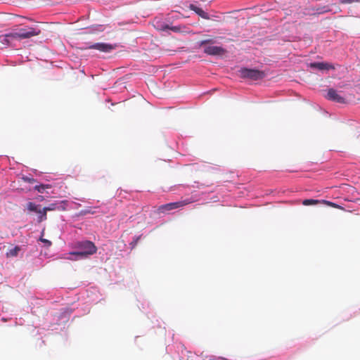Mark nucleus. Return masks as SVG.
<instances>
[{"label": "nucleus", "instance_id": "obj_1", "mask_svg": "<svg viewBox=\"0 0 360 360\" xmlns=\"http://www.w3.org/2000/svg\"><path fill=\"white\" fill-rule=\"evenodd\" d=\"M41 31L33 27L21 28L17 32L0 35V46H11L14 41L28 39L39 35Z\"/></svg>", "mask_w": 360, "mask_h": 360}, {"label": "nucleus", "instance_id": "obj_2", "mask_svg": "<svg viewBox=\"0 0 360 360\" xmlns=\"http://www.w3.org/2000/svg\"><path fill=\"white\" fill-rule=\"evenodd\" d=\"M79 250L75 252L72 255L81 257H86L96 253L97 248L94 243L89 240L82 241L78 243Z\"/></svg>", "mask_w": 360, "mask_h": 360}, {"label": "nucleus", "instance_id": "obj_3", "mask_svg": "<svg viewBox=\"0 0 360 360\" xmlns=\"http://www.w3.org/2000/svg\"><path fill=\"white\" fill-rule=\"evenodd\" d=\"M240 75L242 78H248L251 80H259L265 77V73L257 69L241 68Z\"/></svg>", "mask_w": 360, "mask_h": 360}, {"label": "nucleus", "instance_id": "obj_4", "mask_svg": "<svg viewBox=\"0 0 360 360\" xmlns=\"http://www.w3.org/2000/svg\"><path fill=\"white\" fill-rule=\"evenodd\" d=\"M191 202H192V201L190 200L189 199H186V200H181V201L165 204L158 207V213H165L172 210L177 209V208L184 207L185 205H187Z\"/></svg>", "mask_w": 360, "mask_h": 360}, {"label": "nucleus", "instance_id": "obj_5", "mask_svg": "<svg viewBox=\"0 0 360 360\" xmlns=\"http://www.w3.org/2000/svg\"><path fill=\"white\" fill-rule=\"evenodd\" d=\"M65 201H62L61 202H54L49 205L46 207H44L42 208V215L38 216L37 221L38 222H41L43 221H45L47 219L46 213L48 211H54V210H65V208L62 205L63 203H64Z\"/></svg>", "mask_w": 360, "mask_h": 360}, {"label": "nucleus", "instance_id": "obj_6", "mask_svg": "<svg viewBox=\"0 0 360 360\" xmlns=\"http://www.w3.org/2000/svg\"><path fill=\"white\" fill-rule=\"evenodd\" d=\"M117 47L116 44L106 43H95L90 44L87 48L90 49H96L101 52L109 53Z\"/></svg>", "mask_w": 360, "mask_h": 360}, {"label": "nucleus", "instance_id": "obj_7", "mask_svg": "<svg viewBox=\"0 0 360 360\" xmlns=\"http://www.w3.org/2000/svg\"><path fill=\"white\" fill-rule=\"evenodd\" d=\"M203 51L205 53L210 56H221L226 52L221 46L211 45L203 47Z\"/></svg>", "mask_w": 360, "mask_h": 360}, {"label": "nucleus", "instance_id": "obj_8", "mask_svg": "<svg viewBox=\"0 0 360 360\" xmlns=\"http://www.w3.org/2000/svg\"><path fill=\"white\" fill-rule=\"evenodd\" d=\"M326 98L330 101H333L339 103H345V98L339 95L337 91L333 89H328Z\"/></svg>", "mask_w": 360, "mask_h": 360}, {"label": "nucleus", "instance_id": "obj_9", "mask_svg": "<svg viewBox=\"0 0 360 360\" xmlns=\"http://www.w3.org/2000/svg\"><path fill=\"white\" fill-rule=\"evenodd\" d=\"M188 8L190 10L194 11L197 15H198L201 18L207 20L210 19L209 15L206 12H205L202 8L198 7L195 4H190Z\"/></svg>", "mask_w": 360, "mask_h": 360}, {"label": "nucleus", "instance_id": "obj_10", "mask_svg": "<svg viewBox=\"0 0 360 360\" xmlns=\"http://www.w3.org/2000/svg\"><path fill=\"white\" fill-rule=\"evenodd\" d=\"M310 67L316 68L320 70L334 69V66L328 63H313L310 64Z\"/></svg>", "mask_w": 360, "mask_h": 360}, {"label": "nucleus", "instance_id": "obj_11", "mask_svg": "<svg viewBox=\"0 0 360 360\" xmlns=\"http://www.w3.org/2000/svg\"><path fill=\"white\" fill-rule=\"evenodd\" d=\"M27 208L30 212H36L39 215H42V209H41V206L39 205H36L35 203L32 202H29L27 204Z\"/></svg>", "mask_w": 360, "mask_h": 360}, {"label": "nucleus", "instance_id": "obj_12", "mask_svg": "<svg viewBox=\"0 0 360 360\" xmlns=\"http://www.w3.org/2000/svg\"><path fill=\"white\" fill-rule=\"evenodd\" d=\"M20 250L21 248L18 245H16L14 248L8 250L6 255L7 257H15L18 255Z\"/></svg>", "mask_w": 360, "mask_h": 360}, {"label": "nucleus", "instance_id": "obj_13", "mask_svg": "<svg viewBox=\"0 0 360 360\" xmlns=\"http://www.w3.org/2000/svg\"><path fill=\"white\" fill-rule=\"evenodd\" d=\"M214 42L215 41L212 38L203 39L199 42V47L203 48L205 46H209V44H213Z\"/></svg>", "mask_w": 360, "mask_h": 360}, {"label": "nucleus", "instance_id": "obj_14", "mask_svg": "<svg viewBox=\"0 0 360 360\" xmlns=\"http://www.w3.org/2000/svg\"><path fill=\"white\" fill-rule=\"evenodd\" d=\"M321 201L318 200H314V199H306V200H304L303 202H302V205H305V206H309V205H317Z\"/></svg>", "mask_w": 360, "mask_h": 360}, {"label": "nucleus", "instance_id": "obj_15", "mask_svg": "<svg viewBox=\"0 0 360 360\" xmlns=\"http://www.w3.org/2000/svg\"><path fill=\"white\" fill-rule=\"evenodd\" d=\"M51 188V186L49 184H40V185H36L34 186V189L36 191H37L39 193H43L46 188Z\"/></svg>", "mask_w": 360, "mask_h": 360}, {"label": "nucleus", "instance_id": "obj_16", "mask_svg": "<svg viewBox=\"0 0 360 360\" xmlns=\"http://www.w3.org/2000/svg\"><path fill=\"white\" fill-rule=\"evenodd\" d=\"M161 30H172L173 32H179L181 30L179 27H177V26L170 27L168 25H165L162 26Z\"/></svg>", "mask_w": 360, "mask_h": 360}, {"label": "nucleus", "instance_id": "obj_17", "mask_svg": "<svg viewBox=\"0 0 360 360\" xmlns=\"http://www.w3.org/2000/svg\"><path fill=\"white\" fill-rule=\"evenodd\" d=\"M354 3H360V0H340V4H351Z\"/></svg>", "mask_w": 360, "mask_h": 360}, {"label": "nucleus", "instance_id": "obj_18", "mask_svg": "<svg viewBox=\"0 0 360 360\" xmlns=\"http://www.w3.org/2000/svg\"><path fill=\"white\" fill-rule=\"evenodd\" d=\"M22 180L25 181V182H27V183H29V184H33L36 181V180L32 178V177H30V176H23L22 177Z\"/></svg>", "mask_w": 360, "mask_h": 360}, {"label": "nucleus", "instance_id": "obj_19", "mask_svg": "<svg viewBox=\"0 0 360 360\" xmlns=\"http://www.w3.org/2000/svg\"><path fill=\"white\" fill-rule=\"evenodd\" d=\"M322 202L326 204V205H330V207H335V208H339L340 206L336 205L335 203L334 202H329V201H327V200H322Z\"/></svg>", "mask_w": 360, "mask_h": 360}, {"label": "nucleus", "instance_id": "obj_20", "mask_svg": "<svg viewBox=\"0 0 360 360\" xmlns=\"http://www.w3.org/2000/svg\"><path fill=\"white\" fill-rule=\"evenodd\" d=\"M40 240L45 244L46 247H50L51 245V242L47 239L43 238L42 237L40 238Z\"/></svg>", "mask_w": 360, "mask_h": 360}, {"label": "nucleus", "instance_id": "obj_21", "mask_svg": "<svg viewBox=\"0 0 360 360\" xmlns=\"http://www.w3.org/2000/svg\"><path fill=\"white\" fill-rule=\"evenodd\" d=\"M84 214H88V213H89V214H95V213H96V211H92L91 210H86L84 211Z\"/></svg>", "mask_w": 360, "mask_h": 360}, {"label": "nucleus", "instance_id": "obj_22", "mask_svg": "<svg viewBox=\"0 0 360 360\" xmlns=\"http://www.w3.org/2000/svg\"><path fill=\"white\" fill-rule=\"evenodd\" d=\"M44 199L43 196H40L39 200H42Z\"/></svg>", "mask_w": 360, "mask_h": 360}]
</instances>
